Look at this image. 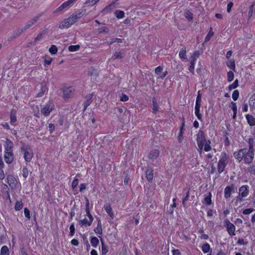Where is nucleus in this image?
<instances>
[{
	"label": "nucleus",
	"mask_w": 255,
	"mask_h": 255,
	"mask_svg": "<svg viewBox=\"0 0 255 255\" xmlns=\"http://www.w3.org/2000/svg\"><path fill=\"white\" fill-rule=\"evenodd\" d=\"M227 66L230 69L235 70V62L234 59H230L227 62Z\"/></svg>",
	"instance_id": "cd10ccee"
},
{
	"label": "nucleus",
	"mask_w": 255,
	"mask_h": 255,
	"mask_svg": "<svg viewBox=\"0 0 255 255\" xmlns=\"http://www.w3.org/2000/svg\"><path fill=\"white\" fill-rule=\"evenodd\" d=\"M197 142L198 146V150L201 154L203 149L204 143L207 141L203 130H200L197 134Z\"/></svg>",
	"instance_id": "7ed1b4c3"
},
{
	"label": "nucleus",
	"mask_w": 255,
	"mask_h": 255,
	"mask_svg": "<svg viewBox=\"0 0 255 255\" xmlns=\"http://www.w3.org/2000/svg\"><path fill=\"white\" fill-rule=\"evenodd\" d=\"M100 0H87L84 4L85 7H91L96 4Z\"/></svg>",
	"instance_id": "412c9836"
},
{
	"label": "nucleus",
	"mask_w": 255,
	"mask_h": 255,
	"mask_svg": "<svg viewBox=\"0 0 255 255\" xmlns=\"http://www.w3.org/2000/svg\"><path fill=\"white\" fill-rule=\"evenodd\" d=\"M23 204L21 201H17L16 202L15 206L14 209L16 211H19L23 208Z\"/></svg>",
	"instance_id": "ea45409f"
},
{
	"label": "nucleus",
	"mask_w": 255,
	"mask_h": 255,
	"mask_svg": "<svg viewBox=\"0 0 255 255\" xmlns=\"http://www.w3.org/2000/svg\"><path fill=\"white\" fill-rule=\"evenodd\" d=\"M249 147L248 149L254 151V140L253 138H250L249 139Z\"/></svg>",
	"instance_id": "8fccbe9b"
},
{
	"label": "nucleus",
	"mask_w": 255,
	"mask_h": 255,
	"mask_svg": "<svg viewBox=\"0 0 255 255\" xmlns=\"http://www.w3.org/2000/svg\"><path fill=\"white\" fill-rule=\"evenodd\" d=\"M70 236L73 237L75 232V229L74 223H72L70 226Z\"/></svg>",
	"instance_id": "3c124183"
},
{
	"label": "nucleus",
	"mask_w": 255,
	"mask_h": 255,
	"mask_svg": "<svg viewBox=\"0 0 255 255\" xmlns=\"http://www.w3.org/2000/svg\"><path fill=\"white\" fill-rule=\"evenodd\" d=\"M245 151H246V148H243L237 152L234 153L235 157L239 162H241L243 159Z\"/></svg>",
	"instance_id": "2eb2a0df"
},
{
	"label": "nucleus",
	"mask_w": 255,
	"mask_h": 255,
	"mask_svg": "<svg viewBox=\"0 0 255 255\" xmlns=\"http://www.w3.org/2000/svg\"><path fill=\"white\" fill-rule=\"evenodd\" d=\"M85 12L86 10L84 9L80 12H75L70 15L71 18L73 19L74 23L78 20V19L81 18L84 15Z\"/></svg>",
	"instance_id": "ddd939ff"
},
{
	"label": "nucleus",
	"mask_w": 255,
	"mask_h": 255,
	"mask_svg": "<svg viewBox=\"0 0 255 255\" xmlns=\"http://www.w3.org/2000/svg\"><path fill=\"white\" fill-rule=\"evenodd\" d=\"M159 154V152L158 150H153L150 152L148 155L149 158H157Z\"/></svg>",
	"instance_id": "393cba45"
},
{
	"label": "nucleus",
	"mask_w": 255,
	"mask_h": 255,
	"mask_svg": "<svg viewBox=\"0 0 255 255\" xmlns=\"http://www.w3.org/2000/svg\"><path fill=\"white\" fill-rule=\"evenodd\" d=\"M0 253L1 255H8L9 253L8 247L6 246H2L0 250Z\"/></svg>",
	"instance_id": "58836bf2"
},
{
	"label": "nucleus",
	"mask_w": 255,
	"mask_h": 255,
	"mask_svg": "<svg viewBox=\"0 0 255 255\" xmlns=\"http://www.w3.org/2000/svg\"><path fill=\"white\" fill-rule=\"evenodd\" d=\"M77 0H68L63 2L56 10L55 12L62 11L64 9L72 5Z\"/></svg>",
	"instance_id": "1a4fd4ad"
},
{
	"label": "nucleus",
	"mask_w": 255,
	"mask_h": 255,
	"mask_svg": "<svg viewBox=\"0 0 255 255\" xmlns=\"http://www.w3.org/2000/svg\"><path fill=\"white\" fill-rule=\"evenodd\" d=\"M253 211H254V209H252V208H248V209H245L243 211V213L244 215H249V214H251V213H252Z\"/></svg>",
	"instance_id": "774afa93"
},
{
	"label": "nucleus",
	"mask_w": 255,
	"mask_h": 255,
	"mask_svg": "<svg viewBox=\"0 0 255 255\" xmlns=\"http://www.w3.org/2000/svg\"><path fill=\"white\" fill-rule=\"evenodd\" d=\"M99 243V241L97 237H94L91 238V244L93 247L96 248L98 246Z\"/></svg>",
	"instance_id": "7c9ffc66"
},
{
	"label": "nucleus",
	"mask_w": 255,
	"mask_h": 255,
	"mask_svg": "<svg viewBox=\"0 0 255 255\" xmlns=\"http://www.w3.org/2000/svg\"><path fill=\"white\" fill-rule=\"evenodd\" d=\"M189 197V191H188L186 192V195L185 197H184L182 199V204H183L184 206H185V203H186V201L188 200Z\"/></svg>",
	"instance_id": "13d9d810"
},
{
	"label": "nucleus",
	"mask_w": 255,
	"mask_h": 255,
	"mask_svg": "<svg viewBox=\"0 0 255 255\" xmlns=\"http://www.w3.org/2000/svg\"><path fill=\"white\" fill-rule=\"evenodd\" d=\"M123 40H124L123 39L115 38L111 39L110 40H109L107 42L109 45H111L115 42L122 43Z\"/></svg>",
	"instance_id": "4c0bfd02"
},
{
	"label": "nucleus",
	"mask_w": 255,
	"mask_h": 255,
	"mask_svg": "<svg viewBox=\"0 0 255 255\" xmlns=\"http://www.w3.org/2000/svg\"><path fill=\"white\" fill-rule=\"evenodd\" d=\"M246 118L250 126H255V118L253 116L250 115H247L246 116Z\"/></svg>",
	"instance_id": "a211bd4d"
},
{
	"label": "nucleus",
	"mask_w": 255,
	"mask_h": 255,
	"mask_svg": "<svg viewBox=\"0 0 255 255\" xmlns=\"http://www.w3.org/2000/svg\"><path fill=\"white\" fill-rule=\"evenodd\" d=\"M85 210H86L87 216H88V217H89V219H91V222H93V221L94 220V218H93V216L92 215V214L90 212V209H89V208H86Z\"/></svg>",
	"instance_id": "5fc2aeb1"
},
{
	"label": "nucleus",
	"mask_w": 255,
	"mask_h": 255,
	"mask_svg": "<svg viewBox=\"0 0 255 255\" xmlns=\"http://www.w3.org/2000/svg\"><path fill=\"white\" fill-rule=\"evenodd\" d=\"M123 57V53L121 52H115L113 55V58L115 59H121Z\"/></svg>",
	"instance_id": "49530a36"
},
{
	"label": "nucleus",
	"mask_w": 255,
	"mask_h": 255,
	"mask_svg": "<svg viewBox=\"0 0 255 255\" xmlns=\"http://www.w3.org/2000/svg\"><path fill=\"white\" fill-rule=\"evenodd\" d=\"M117 0L116 1H113L110 4H109L108 6L105 7L103 10H102V12L105 14H107L110 12L116 6V5L118 4Z\"/></svg>",
	"instance_id": "9b49d317"
},
{
	"label": "nucleus",
	"mask_w": 255,
	"mask_h": 255,
	"mask_svg": "<svg viewBox=\"0 0 255 255\" xmlns=\"http://www.w3.org/2000/svg\"><path fill=\"white\" fill-rule=\"evenodd\" d=\"M57 47L54 45H52L49 49V51L51 54H55L57 52Z\"/></svg>",
	"instance_id": "09e8293b"
},
{
	"label": "nucleus",
	"mask_w": 255,
	"mask_h": 255,
	"mask_svg": "<svg viewBox=\"0 0 255 255\" xmlns=\"http://www.w3.org/2000/svg\"><path fill=\"white\" fill-rule=\"evenodd\" d=\"M238 86H239V81L237 79H236L232 84L230 85L228 87V89L229 90H233V89L236 88L237 87H238Z\"/></svg>",
	"instance_id": "37998d69"
},
{
	"label": "nucleus",
	"mask_w": 255,
	"mask_h": 255,
	"mask_svg": "<svg viewBox=\"0 0 255 255\" xmlns=\"http://www.w3.org/2000/svg\"><path fill=\"white\" fill-rule=\"evenodd\" d=\"M229 155L223 152L220 156V159L217 165V170L219 173L223 172L229 162Z\"/></svg>",
	"instance_id": "f257e3e1"
},
{
	"label": "nucleus",
	"mask_w": 255,
	"mask_h": 255,
	"mask_svg": "<svg viewBox=\"0 0 255 255\" xmlns=\"http://www.w3.org/2000/svg\"><path fill=\"white\" fill-rule=\"evenodd\" d=\"M203 203L207 205H210L212 203L211 193H209V195L205 197Z\"/></svg>",
	"instance_id": "79ce46f5"
},
{
	"label": "nucleus",
	"mask_w": 255,
	"mask_h": 255,
	"mask_svg": "<svg viewBox=\"0 0 255 255\" xmlns=\"http://www.w3.org/2000/svg\"><path fill=\"white\" fill-rule=\"evenodd\" d=\"M7 183L10 187H13L15 185V179L13 176L8 175L7 176Z\"/></svg>",
	"instance_id": "6ab92c4d"
},
{
	"label": "nucleus",
	"mask_w": 255,
	"mask_h": 255,
	"mask_svg": "<svg viewBox=\"0 0 255 255\" xmlns=\"http://www.w3.org/2000/svg\"><path fill=\"white\" fill-rule=\"evenodd\" d=\"M75 91V88L73 87H66L63 89V94L64 99L71 98Z\"/></svg>",
	"instance_id": "6e6552de"
},
{
	"label": "nucleus",
	"mask_w": 255,
	"mask_h": 255,
	"mask_svg": "<svg viewBox=\"0 0 255 255\" xmlns=\"http://www.w3.org/2000/svg\"><path fill=\"white\" fill-rule=\"evenodd\" d=\"M200 107H195V114L200 121L202 120V115L200 114Z\"/></svg>",
	"instance_id": "e433bc0d"
},
{
	"label": "nucleus",
	"mask_w": 255,
	"mask_h": 255,
	"mask_svg": "<svg viewBox=\"0 0 255 255\" xmlns=\"http://www.w3.org/2000/svg\"><path fill=\"white\" fill-rule=\"evenodd\" d=\"M152 105H153V113H156L159 110V106L157 103L156 100L155 98L152 99Z\"/></svg>",
	"instance_id": "bb28decb"
},
{
	"label": "nucleus",
	"mask_w": 255,
	"mask_h": 255,
	"mask_svg": "<svg viewBox=\"0 0 255 255\" xmlns=\"http://www.w3.org/2000/svg\"><path fill=\"white\" fill-rule=\"evenodd\" d=\"M115 15L118 19H121L125 17V12L121 10H116L115 11Z\"/></svg>",
	"instance_id": "a878e982"
},
{
	"label": "nucleus",
	"mask_w": 255,
	"mask_h": 255,
	"mask_svg": "<svg viewBox=\"0 0 255 255\" xmlns=\"http://www.w3.org/2000/svg\"><path fill=\"white\" fill-rule=\"evenodd\" d=\"M54 109V106L51 102H48L45 104L44 107L41 109V113L43 116L47 117Z\"/></svg>",
	"instance_id": "423d86ee"
},
{
	"label": "nucleus",
	"mask_w": 255,
	"mask_h": 255,
	"mask_svg": "<svg viewBox=\"0 0 255 255\" xmlns=\"http://www.w3.org/2000/svg\"><path fill=\"white\" fill-rule=\"evenodd\" d=\"M45 32L44 31L40 33L36 36V37L35 38L34 41L35 42H36V41L40 40L43 38V37L45 35Z\"/></svg>",
	"instance_id": "6e6d98bb"
},
{
	"label": "nucleus",
	"mask_w": 255,
	"mask_h": 255,
	"mask_svg": "<svg viewBox=\"0 0 255 255\" xmlns=\"http://www.w3.org/2000/svg\"><path fill=\"white\" fill-rule=\"evenodd\" d=\"M233 191V186H227L224 190V197L226 199H228L230 198L231 196L232 192Z\"/></svg>",
	"instance_id": "dca6fc26"
},
{
	"label": "nucleus",
	"mask_w": 255,
	"mask_h": 255,
	"mask_svg": "<svg viewBox=\"0 0 255 255\" xmlns=\"http://www.w3.org/2000/svg\"><path fill=\"white\" fill-rule=\"evenodd\" d=\"M25 30L23 29V27L18 28L15 32V34L16 36H18L23 32Z\"/></svg>",
	"instance_id": "338daca9"
},
{
	"label": "nucleus",
	"mask_w": 255,
	"mask_h": 255,
	"mask_svg": "<svg viewBox=\"0 0 255 255\" xmlns=\"http://www.w3.org/2000/svg\"><path fill=\"white\" fill-rule=\"evenodd\" d=\"M254 4H252L249 7V12H248V17L249 18H251L252 17V16L253 15V11H254Z\"/></svg>",
	"instance_id": "bf43d9fd"
},
{
	"label": "nucleus",
	"mask_w": 255,
	"mask_h": 255,
	"mask_svg": "<svg viewBox=\"0 0 255 255\" xmlns=\"http://www.w3.org/2000/svg\"><path fill=\"white\" fill-rule=\"evenodd\" d=\"M213 35L214 32L212 31V28L211 27L208 33L207 34L205 38L204 42H207L208 41H209L210 40V39L212 37Z\"/></svg>",
	"instance_id": "2f4dec72"
},
{
	"label": "nucleus",
	"mask_w": 255,
	"mask_h": 255,
	"mask_svg": "<svg viewBox=\"0 0 255 255\" xmlns=\"http://www.w3.org/2000/svg\"><path fill=\"white\" fill-rule=\"evenodd\" d=\"M254 158V151L247 149L246 148V151L244 154V158L243 160L244 161V163L245 164H250L251 163Z\"/></svg>",
	"instance_id": "20e7f679"
},
{
	"label": "nucleus",
	"mask_w": 255,
	"mask_h": 255,
	"mask_svg": "<svg viewBox=\"0 0 255 255\" xmlns=\"http://www.w3.org/2000/svg\"><path fill=\"white\" fill-rule=\"evenodd\" d=\"M104 209L106 212L107 213V214L113 218L114 214L111 205L109 204L105 205Z\"/></svg>",
	"instance_id": "5701e85b"
},
{
	"label": "nucleus",
	"mask_w": 255,
	"mask_h": 255,
	"mask_svg": "<svg viewBox=\"0 0 255 255\" xmlns=\"http://www.w3.org/2000/svg\"><path fill=\"white\" fill-rule=\"evenodd\" d=\"M32 25V23L30 22L29 21H27L26 23L23 27V29L25 31L27 29H29Z\"/></svg>",
	"instance_id": "e2e57ef3"
},
{
	"label": "nucleus",
	"mask_w": 255,
	"mask_h": 255,
	"mask_svg": "<svg viewBox=\"0 0 255 255\" xmlns=\"http://www.w3.org/2000/svg\"><path fill=\"white\" fill-rule=\"evenodd\" d=\"M199 52L198 51H196L191 55V59L196 60L199 57Z\"/></svg>",
	"instance_id": "0e129e2a"
},
{
	"label": "nucleus",
	"mask_w": 255,
	"mask_h": 255,
	"mask_svg": "<svg viewBox=\"0 0 255 255\" xmlns=\"http://www.w3.org/2000/svg\"><path fill=\"white\" fill-rule=\"evenodd\" d=\"M13 143L11 140L8 139H6L4 149L5 151H11V149L13 147Z\"/></svg>",
	"instance_id": "f3484780"
},
{
	"label": "nucleus",
	"mask_w": 255,
	"mask_h": 255,
	"mask_svg": "<svg viewBox=\"0 0 255 255\" xmlns=\"http://www.w3.org/2000/svg\"><path fill=\"white\" fill-rule=\"evenodd\" d=\"M16 113V110L14 109H12L10 113V124L13 126H15L17 125Z\"/></svg>",
	"instance_id": "f8f14e48"
},
{
	"label": "nucleus",
	"mask_w": 255,
	"mask_h": 255,
	"mask_svg": "<svg viewBox=\"0 0 255 255\" xmlns=\"http://www.w3.org/2000/svg\"><path fill=\"white\" fill-rule=\"evenodd\" d=\"M80 49L79 45H70L68 47V50L71 52H74Z\"/></svg>",
	"instance_id": "c03bdc74"
},
{
	"label": "nucleus",
	"mask_w": 255,
	"mask_h": 255,
	"mask_svg": "<svg viewBox=\"0 0 255 255\" xmlns=\"http://www.w3.org/2000/svg\"><path fill=\"white\" fill-rule=\"evenodd\" d=\"M249 193V187L248 185H243L239 189V196L242 198L246 197Z\"/></svg>",
	"instance_id": "9d476101"
},
{
	"label": "nucleus",
	"mask_w": 255,
	"mask_h": 255,
	"mask_svg": "<svg viewBox=\"0 0 255 255\" xmlns=\"http://www.w3.org/2000/svg\"><path fill=\"white\" fill-rule=\"evenodd\" d=\"M185 16L188 20H191L193 18L192 13L189 11L185 12Z\"/></svg>",
	"instance_id": "4d7b16f0"
},
{
	"label": "nucleus",
	"mask_w": 255,
	"mask_h": 255,
	"mask_svg": "<svg viewBox=\"0 0 255 255\" xmlns=\"http://www.w3.org/2000/svg\"><path fill=\"white\" fill-rule=\"evenodd\" d=\"M202 250L205 254L208 253L210 250L209 244L208 243L204 244L202 247Z\"/></svg>",
	"instance_id": "c9c22d12"
},
{
	"label": "nucleus",
	"mask_w": 255,
	"mask_h": 255,
	"mask_svg": "<svg viewBox=\"0 0 255 255\" xmlns=\"http://www.w3.org/2000/svg\"><path fill=\"white\" fill-rule=\"evenodd\" d=\"M79 225L81 226H90L92 223L91 222V219H89V221H88L87 218H84L82 220H80L79 221Z\"/></svg>",
	"instance_id": "aec40b11"
},
{
	"label": "nucleus",
	"mask_w": 255,
	"mask_h": 255,
	"mask_svg": "<svg viewBox=\"0 0 255 255\" xmlns=\"http://www.w3.org/2000/svg\"><path fill=\"white\" fill-rule=\"evenodd\" d=\"M146 178L147 180L151 182L153 178V171L151 169H148L145 172Z\"/></svg>",
	"instance_id": "b1692460"
},
{
	"label": "nucleus",
	"mask_w": 255,
	"mask_h": 255,
	"mask_svg": "<svg viewBox=\"0 0 255 255\" xmlns=\"http://www.w3.org/2000/svg\"><path fill=\"white\" fill-rule=\"evenodd\" d=\"M21 151L24 154L25 161L29 162L33 156L32 149L28 145L23 144L21 147Z\"/></svg>",
	"instance_id": "f03ea898"
},
{
	"label": "nucleus",
	"mask_w": 255,
	"mask_h": 255,
	"mask_svg": "<svg viewBox=\"0 0 255 255\" xmlns=\"http://www.w3.org/2000/svg\"><path fill=\"white\" fill-rule=\"evenodd\" d=\"M74 23L73 19L71 18L70 16L67 18L64 19L59 24V28L60 29L68 28Z\"/></svg>",
	"instance_id": "0eeeda50"
},
{
	"label": "nucleus",
	"mask_w": 255,
	"mask_h": 255,
	"mask_svg": "<svg viewBox=\"0 0 255 255\" xmlns=\"http://www.w3.org/2000/svg\"><path fill=\"white\" fill-rule=\"evenodd\" d=\"M47 89L45 86L41 85V91L38 93L36 96L37 97H41L46 91Z\"/></svg>",
	"instance_id": "a18cd8bd"
},
{
	"label": "nucleus",
	"mask_w": 255,
	"mask_h": 255,
	"mask_svg": "<svg viewBox=\"0 0 255 255\" xmlns=\"http://www.w3.org/2000/svg\"><path fill=\"white\" fill-rule=\"evenodd\" d=\"M4 158L6 163H11L13 160V155L12 151H5Z\"/></svg>",
	"instance_id": "4468645a"
},
{
	"label": "nucleus",
	"mask_w": 255,
	"mask_h": 255,
	"mask_svg": "<svg viewBox=\"0 0 255 255\" xmlns=\"http://www.w3.org/2000/svg\"><path fill=\"white\" fill-rule=\"evenodd\" d=\"M79 183V180L78 179H75L72 182V187L73 190H75L77 186Z\"/></svg>",
	"instance_id": "69168bd1"
},
{
	"label": "nucleus",
	"mask_w": 255,
	"mask_h": 255,
	"mask_svg": "<svg viewBox=\"0 0 255 255\" xmlns=\"http://www.w3.org/2000/svg\"><path fill=\"white\" fill-rule=\"evenodd\" d=\"M232 110L233 111V118L235 119L236 117L237 113V106L236 103H234L233 102H232Z\"/></svg>",
	"instance_id": "a19ab883"
},
{
	"label": "nucleus",
	"mask_w": 255,
	"mask_h": 255,
	"mask_svg": "<svg viewBox=\"0 0 255 255\" xmlns=\"http://www.w3.org/2000/svg\"><path fill=\"white\" fill-rule=\"evenodd\" d=\"M24 213L25 217L28 220H29L30 218V212H29V210L27 208H24Z\"/></svg>",
	"instance_id": "680f3d73"
},
{
	"label": "nucleus",
	"mask_w": 255,
	"mask_h": 255,
	"mask_svg": "<svg viewBox=\"0 0 255 255\" xmlns=\"http://www.w3.org/2000/svg\"><path fill=\"white\" fill-rule=\"evenodd\" d=\"M211 141L208 140H207L205 143L204 145V150L205 151H209L211 150L212 147L210 145Z\"/></svg>",
	"instance_id": "72a5a7b5"
},
{
	"label": "nucleus",
	"mask_w": 255,
	"mask_h": 255,
	"mask_svg": "<svg viewBox=\"0 0 255 255\" xmlns=\"http://www.w3.org/2000/svg\"><path fill=\"white\" fill-rule=\"evenodd\" d=\"M29 174L28 170L27 168L24 167L22 169V176L25 178H27Z\"/></svg>",
	"instance_id": "052dcab7"
},
{
	"label": "nucleus",
	"mask_w": 255,
	"mask_h": 255,
	"mask_svg": "<svg viewBox=\"0 0 255 255\" xmlns=\"http://www.w3.org/2000/svg\"><path fill=\"white\" fill-rule=\"evenodd\" d=\"M102 243V255H106L107 253L109 251V248L107 246H106L103 241L101 240Z\"/></svg>",
	"instance_id": "c85d7f7f"
},
{
	"label": "nucleus",
	"mask_w": 255,
	"mask_h": 255,
	"mask_svg": "<svg viewBox=\"0 0 255 255\" xmlns=\"http://www.w3.org/2000/svg\"><path fill=\"white\" fill-rule=\"evenodd\" d=\"M228 81L231 82L234 78V74L232 71H229L227 73Z\"/></svg>",
	"instance_id": "de8ad7c7"
},
{
	"label": "nucleus",
	"mask_w": 255,
	"mask_h": 255,
	"mask_svg": "<svg viewBox=\"0 0 255 255\" xmlns=\"http://www.w3.org/2000/svg\"><path fill=\"white\" fill-rule=\"evenodd\" d=\"M179 56L182 60L186 61L187 60L186 57V50L185 48H182L180 50Z\"/></svg>",
	"instance_id": "4be33fe9"
},
{
	"label": "nucleus",
	"mask_w": 255,
	"mask_h": 255,
	"mask_svg": "<svg viewBox=\"0 0 255 255\" xmlns=\"http://www.w3.org/2000/svg\"><path fill=\"white\" fill-rule=\"evenodd\" d=\"M239 97V92L238 90L234 91L232 94V98L234 101H236Z\"/></svg>",
	"instance_id": "603ef678"
},
{
	"label": "nucleus",
	"mask_w": 255,
	"mask_h": 255,
	"mask_svg": "<svg viewBox=\"0 0 255 255\" xmlns=\"http://www.w3.org/2000/svg\"><path fill=\"white\" fill-rule=\"evenodd\" d=\"M250 107L255 108V93L252 96L249 100Z\"/></svg>",
	"instance_id": "473e14b6"
},
{
	"label": "nucleus",
	"mask_w": 255,
	"mask_h": 255,
	"mask_svg": "<svg viewBox=\"0 0 255 255\" xmlns=\"http://www.w3.org/2000/svg\"><path fill=\"white\" fill-rule=\"evenodd\" d=\"M224 226L227 229V231L231 236L235 235L236 227L235 225L232 224L229 220L227 219L224 221Z\"/></svg>",
	"instance_id": "39448f33"
},
{
	"label": "nucleus",
	"mask_w": 255,
	"mask_h": 255,
	"mask_svg": "<svg viewBox=\"0 0 255 255\" xmlns=\"http://www.w3.org/2000/svg\"><path fill=\"white\" fill-rule=\"evenodd\" d=\"M95 232L99 235H102L103 233L102 228V225L101 221H99L98 222L97 228L95 229L94 230Z\"/></svg>",
	"instance_id": "c756f323"
},
{
	"label": "nucleus",
	"mask_w": 255,
	"mask_h": 255,
	"mask_svg": "<svg viewBox=\"0 0 255 255\" xmlns=\"http://www.w3.org/2000/svg\"><path fill=\"white\" fill-rule=\"evenodd\" d=\"M201 95L200 94V91H199L198 92V95L196 98L195 106V107H200L201 106Z\"/></svg>",
	"instance_id": "f704fd0d"
},
{
	"label": "nucleus",
	"mask_w": 255,
	"mask_h": 255,
	"mask_svg": "<svg viewBox=\"0 0 255 255\" xmlns=\"http://www.w3.org/2000/svg\"><path fill=\"white\" fill-rule=\"evenodd\" d=\"M98 31L99 33H108L109 32V29L106 27H101L98 29Z\"/></svg>",
	"instance_id": "864d4df0"
}]
</instances>
